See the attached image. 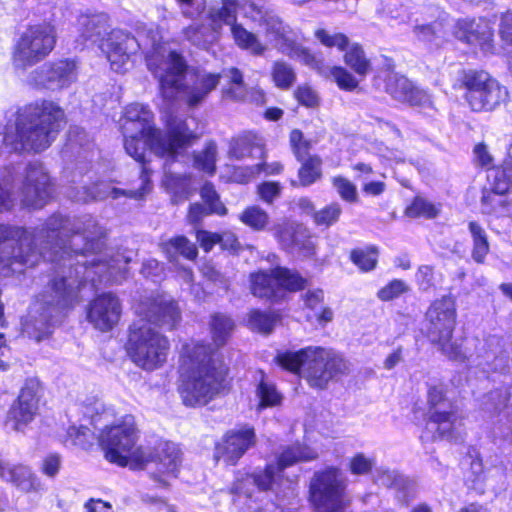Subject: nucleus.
<instances>
[{
  "label": "nucleus",
  "instance_id": "1",
  "mask_svg": "<svg viewBox=\"0 0 512 512\" xmlns=\"http://www.w3.org/2000/svg\"><path fill=\"white\" fill-rule=\"evenodd\" d=\"M104 229L91 215L70 218L60 213L51 215L34 231L0 224V264L21 272L22 267H33L41 259L56 264L55 276L40 296L42 304L40 326L35 324L41 341L51 333L54 313L72 307L79 302V290L83 281L97 283H121L128 272L131 258L124 252L93 255L102 246Z\"/></svg>",
  "mask_w": 512,
  "mask_h": 512
},
{
  "label": "nucleus",
  "instance_id": "2",
  "mask_svg": "<svg viewBox=\"0 0 512 512\" xmlns=\"http://www.w3.org/2000/svg\"><path fill=\"white\" fill-rule=\"evenodd\" d=\"M165 123L166 134H162L154 127L153 113L148 106L140 103L128 105L121 124L127 154L142 164L145 163L147 148L157 156L174 158L199 137L187 120L177 115H166Z\"/></svg>",
  "mask_w": 512,
  "mask_h": 512
},
{
  "label": "nucleus",
  "instance_id": "3",
  "mask_svg": "<svg viewBox=\"0 0 512 512\" xmlns=\"http://www.w3.org/2000/svg\"><path fill=\"white\" fill-rule=\"evenodd\" d=\"M121 36H125L126 42H135L139 47L142 43L151 46L145 51L147 68L158 80L160 93L165 100L173 101L182 92L187 104L196 106L217 87L220 74L206 72L197 73L192 86H184L188 67L186 60L168 43L162 42L161 34H139V38L130 34Z\"/></svg>",
  "mask_w": 512,
  "mask_h": 512
},
{
  "label": "nucleus",
  "instance_id": "4",
  "mask_svg": "<svg viewBox=\"0 0 512 512\" xmlns=\"http://www.w3.org/2000/svg\"><path fill=\"white\" fill-rule=\"evenodd\" d=\"M177 391L183 405H207L223 392L228 369L216 358L214 349L203 343L183 346Z\"/></svg>",
  "mask_w": 512,
  "mask_h": 512
},
{
  "label": "nucleus",
  "instance_id": "5",
  "mask_svg": "<svg viewBox=\"0 0 512 512\" xmlns=\"http://www.w3.org/2000/svg\"><path fill=\"white\" fill-rule=\"evenodd\" d=\"M64 122L65 112L57 103L36 101L18 109L14 123L6 125L3 142L11 151L41 152L51 146Z\"/></svg>",
  "mask_w": 512,
  "mask_h": 512
},
{
  "label": "nucleus",
  "instance_id": "6",
  "mask_svg": "<svg viewBox=\"0 0 512 512\" xmlns=\"http://www.w3.org/2000/svg\"><path fill=\"white\" fill-rule=\"evenodd\" d=\"M276 360L284 369L302 374L310 386L320 389L348 370L347 362L339 354L322 347H306L297 352L279 353Z\"/></svg>",
  "mask_w": 512,
  "mask_h": 512
},
{
  "label": "nucleus",
  "instance_id": "7",
  "mask_svg": "<svg viewBox=\"0 0 512 512\" xmlns=\"http://www.w3.org/2000/svg\"><path fill=\"white\" fill-rule=\"evenodd\" d=\"M170 348L166 336L148 324H132L129 328L126 353L129 359L145 371H153L163 366Z\"/></svg>",
  "mask_w": 512,
  "mask_h": 512
},
{
  "label": "nucleus",
  "instance_id": "8",
  "mask_svg": "<svg viewBox=\"0 0 512 512\" xmlns=\"http://www.w3.org/2000/svg\"><path fill=\"white\" fill-rule=\"evenodd\" d=\"M456 315L455 301L451 296H443L432 302L426 312L427 336L447 358L462 362L466 356L461 345L451 341Z\"/></svg>",
  "mask_w": 512,
  "mask_h": 512
},
{
  "label": "nucleus",
  "instance_id": "9",
  "mask_svg": "<svg viewBox=\"0 0 512 512\" xmlns=\"http://www.w3.org/2000/svg\"><path fill=\"white\" fill-rule=\"evenodd\" d=\"M137 440L138 430L132 415H125L112 425L105 424L99 435L105 458L119 466H126L129 460L144 461L143 450L136 446Z\"/></svg>",
  "mask_w": 512,
  "mask_h": 512
},
{
  "label": "nucleus",
  "instance_id": "10",
  "mask_svg": "<svg viewBox=\"0 0 512 512\" xmlns=\"http://www.w3.org/2000/svg\"><path fill=\"white\" fill-rule=\"evenodd\" d=\"M425 429L421 438L447 439L456 436L458 415L455 406L446 397L443 384L429 385Z\"/></svg>",
  "mask_w": 512,
  "mask_h": 512
},
{
  "label": "nucleus",
  "instance_id": "11",
  "mask_svg": "<svg viewBox=\"0 0 512 512\" xmlns=\"http://www.w3.org/2000/svg\"><path fill=\"white\" fill-rule=\"evenodd\" d=\"M461 84L466 89V102L476 112L493 111L509 96L508 89L483 70L463 71Z\"/></svg>",
  "mask_w": 512,
  "mask_h": 512
},
{
  "label": "nucleus",
  "instance_id": "12",
  "mask_svg": "<svg viewBox=\"0 0 512 512\" xmlns=\"http://www.w3.org/2000/svg\"><path fill=\"white\" fill-rule=\"evenodd\" d=\"M345 482L337 468H327L310 482V502L316 512H340L344 506Z\"/></svg>",
  "mask_w": 512,
  "mask_h": 512
},
{
  "label": "nucleus",
  "instance_id": "13",
  "mask_svg": "<svg viewBox=\"0 0 512 512\" xmlns=\"http://www.w3.org/2000/svg\"><path fill=\"white\" fill-rule=\"evenodd\" d=\"M318 453L305 445L294 444L285 447L263 470L252 474L253 483L262 491L270 490L283 477V471L296 463L314 460Z\"/></svg>",
  "mask_w": 512,
  "mask_h": 512
},
{
  "label": "nucleus",
  "instance_id": "14",
  "mask_svg": "<svg viewBox=\"0 0 512 512\" xmlns=\"http://www.w3.org/2000/svg\"><path fill=\"white\" fill-rule=\"evenodd\" d=\"M53 193V182L48 170L39 161L29 162L20 188L21 202L26 207L42 208Z\"/></svg>",
  "mask_w": 512,
  "mask_h": 512
},
{
  "label": "nucleus",
  "instance_id": "15",
  "mask_svg": "<svg viewBox=\"0 0 512 512\" xmlns=\"http://www.w3.org/2000/svg\"><path fill=\"white\" fill-rule=\"evenodd\" d=\"M182 453L177 444L173 442L161 443L153 457L143 451V462L139 464L152 465L149 468V476L158 488H166L170 481L177 477V472L182 462Z\"/></svg>",
  "mask_w": 512,
  "mask_h": 512
},
{
  "label": "nucleus",
  "instance_id": "16",
  "mask_svg": "<svg viewBox=\"0 0 512 512\" xmlns=\"http://www.w3.org/2000/svg\"><path fill=\"white\" fill-rule=\"evenodd\" d=\"M150 171L147 167H142L141 187L137 190H125L112 186L107 182H98L92 188L85 185L71 187L67 191V195L78 202H89L91 200H105L107 198L118 199L120 197H128L132 199H142L150 190Z\"/></svg>",
  "mask_w": 512,
  "mask_h": 512
},
{
  "label": "nucleus",
  "instance_id": "17",
  "mask_svg": "<svg viewBox=\"0 0 512 512\" xmlns=\"http://www.w3.org/2000/svg\"><path fill=\"white\" fill-rule=\"evenodd\" d=\"M54 34H20L15 40L13 65L25 70L44 59L54 48Z\"/></svg>",
  "mask_w": 512,
  "mask_h": 512
},
{
  "label": "nucleus",
  "instance_id": "18",
  "mask_svg": "<svg viewBox=\"0 0 512 512\" xmlns=\"http://www.w3.org/2000/svg\"><path fill=\"white\" fill-rule=\"evenodd\" d=\"M256 444L252 426L243 425L227 431L215 446L214 458L227 465H235L239 459Z\"/></svg>",
  "mask_w": 512,
  "mask_h": 512
},
{
  "label": "nucleus",
  "instance_id": "19",
  "mask_svg": "<svg viewBox=\"0 0 512 512\" xmlns=\"http://www.w3.org/2000/svg\"><path fill=\"white\" fill-rule=\"evenodd\" d=\"M136 313L148 322L172 330L181 319L177 304L164 295H151L135 307Z\"/></svg>",
  "mask_w": 512,
  "mask_h": 512
},
{
  "label": "nucleus",
  "instance_id": "20",
  "mask_svg": "<svg viewBox=\"0 0 512 512\" xmlns=\"http://www.w3.org/2000/svg\"><path fill=\"white\" fill-rule=\"evenodd\" d=\"M38 410L37 384L30 380L22 387L17 400L12 404L6 419V427L23 432L33 421Z\"/></svg>",
  "mask_w": 512,
  "mask_h": 512
},
{
  "label": "nucleus",
  "instance_id": "21",
  "mask_svg": "<svg viewBox=\"0 0 512 512\" xmlns=\"http://www.w3.org/2000/svg\"><path fill=\"white\" fill-rule=\"evenodd\" d=\"M122 314L120 299L113 293H102L93 299L87 308V320L101 332L111 331Z\"/></svg>",
  "mask_w": 512,
  "mask_h": 512
},
{
  "label": "nucleus",
  "instance_id": "22",
  "mask_svg": "<svg viewBox=\"0 0 512 512\" xmlns=\"http://www.w3.org/2000/svg\"><path fill=\"white\" fill-rule=\"evenodd\" d=\"M385 91L396 101L408 103L421 109H432L431 96L423 89L416 88L404 76L390 72L385 78Z\"/></svg>",
  "mask_w": 512,
  "mask_h": 512
},
{
  "label": "nucleus",
  "instance_id": "23",
  "mask_svg": "<svg viewBox=\"0 0 512 512\" xmlns=\"http://www.w3.org/2000/svg\"><path fill=\"white\" fill-rule=\"evenodd\" d=\"M34 74L37 86L66 88L77 80L78 66L75 60L64 59L45 64Z\"/></svg>",
  "mask_w": 512,
  "mask_h": 512
},
{
  "label": "nucleus",
  "instance_id": "24",
  "mask_svg": "<svg viewBox=\"0 0 512 512\" xmlns=\"http://www.w3.org/2000/svg\"><path fill=\"white\" fill-rule=\"evenodd\" d=\"M320 42L327 47H336L340 51L346 50L345 62L358 75L366 76L371 69L370 60L358 44L349 45L345 34H316Z\"/></svg>",
  "mask_w": 512,
  "mask_h": 512
},
{
  "label": "nucleus",
  "instance_id": "25",
  "mask_svg": "<svg viewBox=\"0 0 512 512\" xmlns=\"http://www.w3.org/2000/svg\"><path fill=\"white\" fill-rule=\"evenodd\" d=\"M1 479L13 484L24 493H39L44 490L40 479L25 465H10L1 472Z\"/></svg>",
  "mask_w": 512,
  "mask_h": 512
},
{
  "label": "nucleus",
  "instance_id": "26",
  "mask_svg": "<svg viewBox=\"0 0 512 512\" xmlns=\"http://www.w3.org/2000/svg\"><path fill=\"white\" fill-rule=\"evenodd\" d=\"M237 4L234 0H223L221 7H212L209 10V20L214 32L228 27L230 32H248L236 18Z\"/></svg>",
  "mask_w": 512,
  "mask_h": 512
},
{
  "label": "nucleus",
  "instance_id": "27",
  "mask_svg": "<svg viewBox=\"0 0 512 512\" xmlns=\"http://www.w3.org/2000/svg\"><path fill=\"white\" fill-rule=\"evenodd\" d=\"M251 291L258 298L277 299L280 297L275 268L270 272L259 271L251 275Z\"/></svg>",
  "mask_w": 512,
  "mask_h": 512
},
{
  "label": "nucleus",
  "instance_id": "28",
  "mask_svg": "<svg viewBox=\"0 0 512 512\" xmlns=\"http://www.w3.org/2000/svg\"><path fill=\"white\" fill-rule=\"evenodd\" d=\"M113 34H107L106 39L101 40L100 49L106 54L111 68L116 72H122L129 59L127 44L119 42L112 37Z\"/></svg>",
  "mask_w": 512,
  "mask_h": 512
},
{
  "label": "nucleus",
  "instance_id": "29",
  "mask_svg": "<svg viewBox=\"0 0 512 512\" xmlns=\"http://www.w3.org/2000/svg\"><path fill=\"white\" fill-rule=\"evenodd\" d=\"M274 237L282 248L293 252L295 243L305 235V227L299 223L284 219L277 223L274 228Z\"/></svg>",
  "mask_w": 512,
  "mask_h": 512
},
{
  "label": "nucleus",
  "instance_id": "30",
  "mask_svg": "<svg viewBox=\"0 0 512 512\" xmlns=\"http://www.w3.org/2000/svg\"><path fill=\"white\" fill-rule=\"evenodd\" d=\"M160 248L169 261H176L178 255L193 260L198 254L196 246L184 236H177L162 242Z\"/></svg>",
  "mask_w": 512,
  "mask_h": 512
},
{
  "label": "nucleus",
  "instance_id": "31",
  "mask_svg": "<svg viewBox=\"0 0 512 512\" xmlns=\"http://www.w3.org/2000/svg\"><path fill=\"white\" fill-rule=\"evenodd\" d=\"M499 193L495 189V182L493 183L492 192L486 193L482 197V211L485 214H494L496 216L512 217V201L504 198V194Z\"/></svg>",
  "mask_w": 512,
  "mask_h": 512
},
{
  "label": "nucleus",
  "instance_id": "32",
  "mask_svg": "<svg viewBox=\"0 0 512 512\" xmlns=\"http://www.w3.org/2000/svg\"><path fill=\"white\" fill-rule=\"evenodd\" d=\"M468 230L472 237L473 248L471 252L472 259L479 264L484 263V260L489 253L490 245L488 236L485 229L476 221L468 223Z\"/></svg>",
  "mask_w": 512,
  "mask_h": 512
},
{
  "label": "nucleus",
  "instance_id": "33",
  "mask_svg": "<svg viewBox=\"0 0 512 512\" xmlns=\"http://www.w3.org/2000/svg\"><path fill=\"white\" fill-rule=\"evenodd\" d=\"M275 42L277 49L283 54L299 59L308 65L314 62V56L302 45L287 37L286 34H276Z\"/></svg>",
  "mask_w": 512,
  "mask_h": 512
},
{
  "label": "nucleus",
  "instance_id": "34",
  "mask_svg": "<svg viewBox=\"0 0 512 512\" xmlns=\"http://www.w3.org/2000/svg\"><path fill=\"white\" fill-rule=\"evenodd\" d=\"M275 277L280 295L282 294V290L299 291L304 289L308 284V280L302 277L297 271L285 267H276Z\"/></svg>",
  "mask_w": 512,
  "mask_h": 512
},
{
  "label": "nucleus",
  "instance_id": "35",
  "mask_svg": "<svg viewBox=\"0 0 512 512\" xmlns=\"http://www.w3.org/2000/svg\"><path fill=\"white\" fill-rule=\"evenodd\" d=\"M301 167L298 171L299 185L310 186L322 177V160L317 155L308 156L299 161Z\"/></svg>",
  "mask_w": 512,
  "mask_h": 512
},
{
  "label": "nucleus",
  "instance_id": "36",
  "mask_svg": "<svg viewBox=\"0 0 512 512\" xmlns=\"http://www.w3.org/2000/svg\"><path fill=\"white\" fill-rule=\"evenodd\" d=\"M234 321L224 314H214L211 317L210 327L214 344L217 347L223 346L234 329Z\"/></svg>",
  "mask_w": 512,
  "mask_h": 512
},
{
  "label": "nucleus",
  "instance_id": "37",
  "mask_svg": "<svg viewBox=\"0 0 512 512\" xmlns=\"http://www.w3.org/2000/svg\"><path fill=\"white\" fill-rule=\"evenodd\" d=\"M255 149H260L258 137L255 134L247 133L232 140L229 154L231 157L241 160L251 156Z\"/></svg>",
  "mask_w": 512,
  "mask_h": 512
},
{
  "label": "nucleus",
  "instance_id": "38",
  "mask_svg": "<svg viewBox=\"0 0 512 512\" xmlns=\"http://www.w3.org/2000/svg\"><path fill=\"white\" fill-rule=\"evenodd\" d=\"M239 220L246 226L255 231L264 230L269 224L270 217L268 213L259 206L253 205L247 207L240 215Z\"/></svg>",
  "mask_w": 512,
  "mask_h": 512
},
{
  "label": "nucleus",
  "instance_id": "39",
  "mask_svg": "<svg viewBox=\"0 0 512 512\" xmlns=\"http://www.w3.org/2000/svg\"><path fill=\"white\" fill-rule=\"evenodd\" d=\"M350 259L360 270L371 271L378 262V248L369 246L365 249H354L351 251Z\"/></svg>",
  "mask_w": 512,
  "mask_h": 512
},
{
  "label": "nucleus",
  "instance_id": "40",
  "mask_svg": "<svg viewBox=\"0 0 512 512\" xmlns=\"http://www.w3.org/2000/svg\"><path fill=\"white\" fill-rule=\"evenodd\" d=\"M217 146L213 142L205 145L202 151L194 154V167L205 173L213 174L216 168Z\"/></svg>",
  "mask_w": 512,
  "mask_h": 512
},
{
  "label": "nucleus",
  "instance_id": "41",
  "mask_svg": "<svg viewBox=\"0 0 512 512\" xmlns=\"http://www.w3.org/2000/svg\"><path fill=\"white\" fill-rule=\"evenodd\" d=\"M509 398V392L505 388L492 390L484 396L483 409L491 414L500 413L507 407Z\"/></svg>",
  "mask_w": 512,
  "mask_h": 512
},
{
  "label": "nucleus",
  "instance_id": "42",
  "mask_svg": "<svg viewBox=\"0 0 512 512\" xmlns=\"http://www.w3.org/2000/svg\"><path fill=\"white\" fill-rule=\"evenodd\" d=\"M492 36L493 34H461L460 40L470 45L474 53H496L498 50L493 44Z\"/></svg>",
  "mask_w": 512,
  "mask_h": 512
},
{
  "label": "nucleus",
  "instance_id": "43",
  "mask_svg": "<svg viewBox=\"0 0 512 512\" xmlns=\"http://www.w3.org/2000/svg\"><path fill=\"white\" fill-rule=\"evenodd\" d=\"M495 189L499 193L512 190V144L508 148L503 169L495 172Z\"/></svg>",
  "mask_w": 512,
  "mask_h": 512
},
{
  "label": "nucleus",
  "instance_id": "44",
  "mask_svg": "<svg viewBox=\"0 0 512 512\" xmlns=\"http://www.w3.org/2000/svg\"><path fill=\"white\" fill-rule=\"evenodd\" d=\"M375 482L380 486L403 490L408 485V480L395 470L379 468L376 470Z\"/></svg>",
  "mask_w": 512,
  "mask_h": 512
},
{
  "label": "nucleus",
  "instance_id": "45",
  "mask_svg": "<svg viewBox=\"0 0 512 512\" xmlns=\"http://www.w3.org/2000/svg\"><path fill=\"white\" fill-rule=\"evenodd\" d=\"M272 78L277 87L288 89L295 82L296 74L290 65L282 61H277L273 65Z\"/></svg>",
  "mask_w": 512,
  "mask_h": 512
},
{
  "label": "nucleus",
  "instance_id": "46",
  "mask_svg": "<svg viewBox=\"0 0 512 512\" xmlns=\"http://www.w3.org/2000/svg\"><path fill=\"white\" fill-rule=\"evenodd\" d=\"M277 321L276 315L259 310L251 311L249 314L248 323L251 329L261 333H270Z\"/></svg>",
  "mask_w": 512,
  "mask_h": 512
},
{
  "label": "nucleus",
  "instance_id": "47",
  "mask_svg": "<svg viewBox=\"0 0 512 512\" xmlns=\"http://www.w3.org/2000/svg\"><path fill=\"white\" fill-rule=\"evenodd\" d=\"M257 396L260 399L259 408L272 407L280 404L281 395L275 386L262 379L257 387Z\"/></svg>",
  "mask_w": 512,
  "mask_h": 512
},
{
  "label": "nucleus",
  "instance_id": "48",
  "mask_svg": "<svg viewBox=\"0 0 512 512\" xmlns=\"http://www.w3.org/2000/svg\"><path fill=\"white\" fill-rule=\"evenodd\" d=\"M235 43L251 54L260 55L267 49V44L257 34H232Z\"/></svg>",
  "mask_w": 512,
  "mask_h": 512
},
{
  "label": "nucleus",
  "instance_id": "49",
  "mask_svg": "<svg viewBox=\"0 0 512 512\" xmlns=\"http://www.w3.org/2000/svg\"><path fill=\"white\" fill-rule=\"evenodd\" d=\"M200 194L204 203L208 206L210 213L220 216L227 214L226 207L220 201L219 196L211 183H205L201 188Z\"/></svg>",
  "mask_w": 512,
  "mask_h": 512
},
{
  "label": "nucleus",
  "instance_id": "50",
  "mask_svg": "<svg viewBox=\"0 0 512 512\" xmlns=\"http://www.w3.org/2000/svg\"><path fill=\"white\" fill-rule=\"evenodd\" d=\"M109 16L106 13L83 14L79 17V24L88 32H101L108 27Z\"/></svg>",
  "mask_w": 512,
  "mask_h": 512
},
{
  "label": "nucleus",
  "instance_id": "51",
  "mask_svg": "<svg viewBox=\"0 0 512 512\" xmlns=\"http://www.w3.org/2000/svg\"><path fill=\"white\" fill-rule=\"evenodd\" d=\"M342 213L339 203H331L314 214V221L319 226L329 227L336 223Z\"/></svg>",
  "mask_w": 512,
  "mask_h": 512
},
{
  "label": "nucleus",
  "instance_id": "52",
  "mask_svg": "<svg viewBox=\"0 0 512 512\" xmlns=\"http://www.w3.org/2000/svg\"><path fill=\"white\" fill-rule=\"evenodd\" d=\"M409 286L400 279H394L377 292V297L381 301H391L407 293Z\"/></svg>",
  "mask_w": 512,
  "mask_h": 512
},
{
  "label": "nucleus",
  "instance_id": "53",
  "mask_svg": "<svg viewBox=\"0 0 512 512\" xmlns=\"http://www.w3.org/2000/svg\"><path fill=\"white\" fill-rule=\"evenodd\" d=\"M67 436L72 444L87 449L92 445L94 433L86 426H71L67 431Z\"/></svg>",
  "mask_w": 512,
  "mask_h": 512
},
{
  "label": "nucleus",
  "instance_id": "54",
  "mask_svg": "<svg viewBox=\"0 0 512 512\" xmlns=\"http://www.w3.org/2000/svg\"><path fill=\"white\" fill-rule=\"evenodd\" d=\"M375 465V458L362 452L356 453L349 460V471L353 475H366Z\"/></svg>",
  "mask_w": 512,
  "mask_h": 512
},
{
  "label": "nucleus",
  "instance_id": "55",
  "mask_svg": "<svg viewBox=\"0 0 512 512\" xmlns=\"http://www.w3.org/2000/svg\"><path fill=\"white\" fill-rule=\"evenodd\" d=\"M333 187L337 190L339 196L346 202L355 203L358 200L357 188L348 179L336 176L332 179Z\"/></svg>",
  "mask_w": 512,
  "mask_h": 512
},
{
  "label": "nucleus",
  "instance_id": "56",
  "mask_svg": "<svg viewBox=\"0 0 512 512\" xmlns=\"http://www.w3.org/2000/svg\"><path fill=\"white\" fill-rule=\"evenodd\" d=\"M407 214L411 217L424 216L427 218H434L438 214V209L431 202L417 197L407 208Z\"/></svg>",
  "mask_w": 512,
  "mask_h": 512
},
{
  "label": "nucleus",
  "instance_id": "57",
  "mask_svg": "<svg viewBox=\"0 0 512 512\" xmlns=\"http://www.w3.org/2000/svg\"><path fill=\"white\" fill-rule=\"evenodd\" d=\"M330 73L340 89L352 91L357 88L358 81L345 68L335 66L331 68Z\"/></svg>",
  "mask_w": 512,
  "mask_h": 512
},
{
  "label": "nucleus",
  "instance_id": "58",
  "mask_svg": "<svg viewBox=\"0 0 512 512\" xmlns=\"http://www.w3.org/2000/svg\"><path fill=\"white\" fill-rule=\"evenodd\" d=\"M283 169V166L279 162H272V163H261L254 166H251L250 168H247V176L246 178H237L238 180L242 182H249L251 181L256 175L260 174L261 172H265L268 175L273 174H279Z\"/></svg>",
  "mask_w": 512,
  "mask_h": 512
},
{
  "label": "nucleus",
  "instance_id": "59",
  "mask_svg": "<svg viewBox=\"0 0 512 512\" xmlns=\"http://www.w3.org/2000/svg\"><path fill=\"white\" fill-rule=\"evenodd\" d=\"M282 187L278 182H263L258 185L257 193L260 199L267 203L272 204L276 199L280 197Z\"/></svg>",
  "mask_w": 512,
  "mask_h": 512
},
{
  "label": "nucleus",
  "instance_id": "60",
  "mask_svg": "<svg viewBox=\"0 0 512 512\" xmlns=\"http://www.w3.org/2000/svg\"><path fill=\"white\" fill-rule=\"evenodd\" d=\"M244 485L245 483L243 482L235 488L237 492L236 502L246 505L247 509L251 512H264L265 509L257 503L259 500L258 495L243 491Z\"/></svg>",
  "mask_w": 512,
  "mask_h": 512
},
{
  "label": "nucleus",
  "instance_id": "61",
  "mask_svg": "<svg viewBox=\"0 0 512 512\" xmlns=\"http://www.w3.org/2000/svg\"><path fill=\"white\" fill-rule=\"evenodd\" d=\"M181 13L190 19L198 18L205 10V2L197 0H175Z\"/></svg>",
  "mask_w": 512,
  "mask_h": 512
},
{
  "label": "nucleus",
  "instance_id": "62",
  "mask_svg": "<svg viewBox=\"0 0 512 512\" xmlns=\"http://www.w3.org/2000/svg\"><path fill=\"white\" fill-rule=\"evenodd\" d=\"M454 22L453 19L449 17L446 12L440 11L438 12V17L436 20L432 22L422 23L418 27L421 32H438L440 30H446L451 26V23Z\"/></svg>",
  "mask_w": 512,
  "mask_h": 512
},
{
  "label": "nucleus",
  "instance_id": "63",
  "mask_svg": "<svg viewBox=\"0 0 512 512\" xmlns=\"http://www.w3.org/2000/svg\"><path fill=\"white\" fill-rule=\"evenodd\" d=\"M295 97L299 103L307 107H314L318 104L317 94L307 85L299 86L295 91Z\"/></svg>",
  "mask_w": 512,
  "mask_h": 512
},
{
  "label": "nucleus",
  "instance_id": "64",
  "mask_svg": "<svg viewBox=\"0 0 512 512\" xmlns=\"http://www.w3.org/2000/svg\"><path fill=\"white\" fill-rule=\"evenodd\" d=\"M434 269L429 265H422L418 268L416 273V281L421 290H428L433 286Z\"/></svg>",
  "mask_w": 512,
  "mask_h": 512
}]
</instances>
